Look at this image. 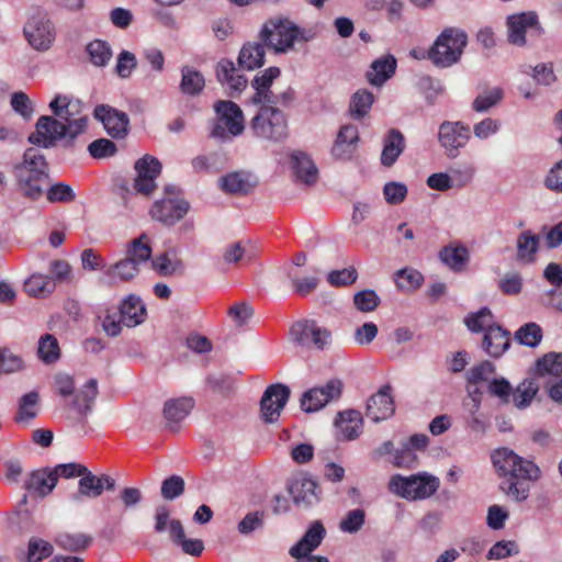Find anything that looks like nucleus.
Listing matches in <instances>:
<instances>
[{"instance_id": "nucleus-10", "label": "nucleus", "mask_w": 562, "mask_h": 562, "mask_svg": "<svg viewBox=\"0 0 562 562\" xmlns=\"http://www.w3.org/2000/svg\"><path fill=\"white\" fill-rule=\"evenodd\" d=\"M23 35L33 49L46 52L56 40V27L45 11L36 9L27 18Z\"/></svg>"}, {"instance_id": "nucleus-48", "label": "nucleus", "mask_w": 562, "mask_h": 562, "mask_svg": "<svg viewBox=\"0 0 562 562\" xmlns=\"http://www.w3.org/2000/svg\"><path fill=\"white\" fill-rule=\"evenodd\" d=\"M538 390L539 386L533 380H524L516 390L512 392L515 406L520 409L529 406Z\"/></svg>"}, {"instance_id": "nucleus-11", "label": "nucleus", "mask_w": 562, "mask_h": 562, "mask_svg": "<svg viewBox=\"0 0 562 562\" xmlns=\"http://www.w3.org/2000/svg\"><path fill=\"white\" fill-rule=\"evenodd\" d=\"M293 344L306 350H324L331 341V331L315 319H301L290 328Z\"/></svg>"}, {"instance_id": "nucleus-6", "label": "nucleus", "mask_w": 562, "mask_h": 562, "mask_svg": "<svg viewBox=\"0 0 562 562\" xmlns=\"http://www.w3.org/2000/svg\"><path fill=\"white\" fill-rule=\"evenodd\" d=\"M258 105V111L249 123L252 135L272 144L283 143L289 137L286 115L269 102Z\"/></svg>"}, {"instance_id": "nucleus-3", "label": "nucleus", "mask_w": 562, "mask_h": 562, "mask_svg": "<svg viewBox=\"0 0 562 562\" xmlns=\"http://www.w3.org/2000/svg\"><path fill=\"white\" fill-rule=\"evenodd\" d=\"M88 117L86 115L76 117L74 121L64 123L49 115H42L35 124V131L29 135L32 145L52 148L57 140L65 139L64 146L72 148L75 139L86 132Z\"/></svg>"}, {"instance_id": "nucleus-31", "label": "nucleus", "mask_w": 562, "mask_h": 562, "mask_svg": "<svg viewBox=\"0 0 562 562\" xmlns=\"http://www.w3.org/2000/svg\"><path fill=\"white\" fill-rule=\"evenodd\" d=\"M540 246V236L527 229L517 236L516 259L522 263H533Z\"/></svg>"}, {"instance_id": "nucleus-12", "label": "nucleus", "mask_w": 562, "mask_h": 562, "mask_svg": "<svg viewBox=\"0 0 562 562\" xmlns=\"http://www.w3.org/2000/svg\"><path fill=\"white\" fill-rule=\"evenodd\" d=\"M165 194V198L153 204L149 214L153 220L166 226H172L187 215L190 204L184 199L179 198V189L175 186H167Z\"/></svg>"}, {"instance_id": "nucleus-46", "label": "nucleus", "mask_w": 562, "mask_h": 562, "mask_svg": "<svg viewBox=\"0 0 562 562\" xmlns=\"http://www.w3.org/2000/svg\"><path fill=\"white\" fill-rule=\"evenodd\" d=\"M225 156L214 151L207 156H198L192 159V168L196 172H220L224 168Z\"/></svg>"}, {"instance_id": "nucleus-62", "label": "nucleus", "mask_w": 562, "mask_h": 562, "mask_svg": "<svg viewBox=\"0 0 562 562\" xmlns=\"http://www.w3.org/2000/svg\"><path fill=\"white\" fill-rule=\"evenodd\" d=\"M366 513L363 509L357 508L347 513L346 517L340 521L339 528L344 532L355 533L359 531L364 524Z\"/></svg>"}, {"instance_id": "nucleus-45", "label": "nucleus", "mask_w": 562, "mask_h": 562, "mask_svg": "<svg viewBox=\"0 0 562 562\" xmlns=\"http://www.w3.org/2000/svg\"><path fill=\"white\" fill-rule=\"evenodd\" d=\"M38 358L46 364L55 363L60 358V348L55 336L45 334L40 338Z\"/></svg>"}, {"instance_id": "nucleus-15", "label": "nucleus", "mask_w": 562, "mask_h": 562, "mask_svg": "<svg viewBox=\"0 0 562 562\" xmlns=\"http://www.w3.org/2000/svg\"><path fill=\"white\" fill-rule=\"evenodd\" d=\"M290 387L276 383L266 389L260 400V415L265 423L279 420L281 412L290 398Z\"/></svg>"}, {"instance_id": "nucleus-39", "label": "nucleus", "mask_w": 562, "mask_h": 562, "mask_svg": "<svg viewBox=\"0 0 562 562\" xmlns=\"http://www.w3.org/2000/svg\"><path fill=\"white\" fill-rule=\"evenodd\" d=\"M151 252L150 240L145 233L132 239L126 247V257L138 266L147 262L151 258Z\"/></svg>"}, {"instance_id": "nucleus-8", "label": "nucleus", "mask_w": 562, "mask_h": 562, "mask_svg": "<svg viewBox=\"0 0 562 562\" xmlns=\"http://www.w3.org/2000/svg\"><path fill=\"white\" fill-rule=\"evenodd\" d=\"M215 117L210 136L222 142L232 140L245 131V116L240 106L231 100H218L213 105Z\"/></svg>"}, {"instance_id": "nucleus-59", "label": "nucleus", "mask_w": 562, "mask_h": 562, "mask_svg": "<svg viewBox=\"0 0 562 562\" xmlns=\"http://www.w3.org/2000/svg\"><path fill=\"white\" fill-rule=\"evenodd\" d=\"M46 199L50 203H69L76 199V194L70 186L58 182L49 187L46 192Z\"/></svg>"}, {"instance_id": "nucleus-51", "label": "nucleus", "mask_w": 562, "mask_h": 562, "mask_svg": "<svg viewBox=\"0 0 562 562\" xmlns=\"http://www.w3.org/2000/svg\"><path fill=\"white\" fill-rule=\"evenodd\" d=\"M423 274L413 268H404L395 273V283L403 291H415L423 284Z\"/></svg>"}, {"instance_id": "nucleus-43", "label": "nucleus", "mask_w": 562, "mask_h": 562, "mask_svg": "<svg viewBox=\"0 0 562 562\" xmlns=\"http://www.w3.org/2000/svg\"><path fill=\"white\" fill-rule=\"evenodd\" d=\"M101 484L99 483V476L94 475L86 467V473H82L78 482V492L74 494L75 501H80L81 497H99L101 495Z\"/></svg>"}, {"instance_id": "nucleus-50", "label": "nucleus", "mask_w": 562, "mask_h": 562, "mask_svg": "<svg viewBox=\"0 0 562 562\" xmlns=\"http://www.w3.org/2000/svg\"><path fill=\"white\" fill-rule=\"evenodd\" d=\"M374 101L373 94L368 90H358L351 98L349 111L350 114L357 119L360 120L371 109Z\"/></svg>"}, {"instance_id": "nucleus-19", "label": "nucleus", "mask_w": 562, "mask_h": 562, "mask_svg": "<svg viewBox=\"0 0 562 562\" xmlns=\"http://www.w3.org/2000/svg\"><path fill=\"white\" fill-rule=\"evenodd\" d=\"M392 387L382 386L367 402V416L378 423L391 417L395 412L394 401L391 396Z\"/></svg>"}, {"instance_id": "nucleus-52", "label": "nucleus", "mask_w": 562, "mask_h": 562, "mask_svg": "<svg viewBox=\"0 0 562 562\" xmlns=\"http://www.w3.org/2000/svg\"><path fill=\"white\" fill-rule=\"evenodd\" d=\"M515 339L520 345L535 348L542 339V329L536 323H527L515 333Z\"/></svg>"}, {"instance_id": "nucleus-30", "label": "nucleus", "mask_w": 562, "mask_h": 562, "mask_svg": "<svg viewBox=\"0 0 562 562\" xmlns=\"http://www.w3.org/2000/svg\"><path fill=\"white\" fill-rule=\"evenodd\" d=\"M404 149V135L398 130H390L386 136L384 137L383 150L381 154V164L384 167H392Z\"/></svg>"}, {"instance_id": "nucleus-25", "label": "nucleus", "mask_w": 562, "mask_h": 562, "mask_svg": "<svg viewBox=\"0 0 562 562\" xmlns=\"http://www.w3.org/2000/svg\"><path fill=\"white\" fill-rule=\"evenodd\" d=\"M326 536L324 525L319 520H315L305 531L303 537L290 548V555H302L312 553L319 547Z\"/></svg>"}, {"instance_id": "nucleus-7", "label": "nucleus", "mask_w": 562, "mask_h": 562, "mask_svg": "<svg viewBox=\"0 0 562 562\" xmlns=\"http://www.w3.org/2000/svg\"><path fill=\"white\" fill-rule=\"evenodd\" d=\"M468 44V34L458 27H446L427 49V59L438 68L459 63Z\"/></svg>"}, {"instance_id": "nucleus-47", "label": "nucleus", "mask_w": 562, "mask_h": 562, "mask_svg": "<svg viewBox=\"0 0 562 562\" xmlns=\"http://www.w3.org/2000/svg\"><path fill=\"white\" fill-rule=\"evenodd\" d=\"M538 375L550 374L555 378L562 375V352H549L536 362Z\"/></svg>"}, {"instance_id": "nucleus-33", "label": "nucleus", "mask_w": 562, "mask_h": 562, "mask_svg": "<svg viewBox=\"0 0 562 562\" xmlns=\"http://www.w3.org/2000/svg\"><path fill=\"white\" fill-rule=\"evenodd\" d=\"M396 70V59L392 55H385L375 59L367 72L369 82L373 86H382Z\"/></svg>"}, {"instance_id": "nucleus-41", "label": "nucleus", "mask_w": 562, "mask_h": 562, "mask_svg": "<svg viewBox=\"0 0 562 562\" xmlns=\"http://www.w3.org/2000/svg\"><path fill=\"white\" fill-rule=\"evenodd\" d=\"M38 403L40 394L37 391H31L21 396L14 420L21 423L34 419L38 414Z\"/></svg>"}, {"instance_id": "nucleus-21", "label": "nucleus", "mask_w": 562, "mask_h": 562, "mask_svg": "<svg viewBox=\"0 0 562 562\" xmlns=\"http://www.w3.org/2000/svg\"><path fill=\"white\" fill-rule=\"evenodd\" d=\"M216 78L222 85L229 88V95L240 94L247 87V78L238 74L235 64L229 59H221L216 65Z\"/></svg>"}, {"instance_id": "nucleus-9", "label": "nucleus", "mask_w": 562, "mask_h": 562, "mask_svg": "<svg viewBox=\"0 0 562 562\" xmlns=\"http://www.w3.org/2000/svg\"><path fill=\"white\" fill-rule=\"evenodd\" d=\"M439 485V479L427 472L409 476L395 474L389 482V490L402 498L415 501L430 497L437 492Z\"/></svg>"}, {"instance_id": "nucleus-61", "label": "nucleus", "mask_w": 562, "mask_h": 562, "mask_svg": "<svg viewBox=\"0 0 562 562\" xmlns=\"http://www.w3.org/2000/svg\"><path fill=\"white\" fill-rule=\"evenodd\" d=\"M353 304L360 312H373L380 304V297L373 290H363L355 294Z\"/></svg>"}, {"instance_id": "nucleus-58", "label": "nucleus", "mask_w": 562, "mask_h": 562, "mask_svg": "<svg viewBox=\"0 0 562 562\" xmlns=\"http://www.w3.org/2000/svg\"><path fill=\"white\" fill-rule=\"evenodd\" d=\"M24 368L20 356L13 353L9 348H0V374H10L21 371Z\"/></svg>"}, {"instance_id": "nucleus-4", "label": "nucleus", "mask_w": 562, "mask_h": 562, "mask_svg": "<svg viewBox=\"0 0 562 562\" xmlns=\"http://www.w3.org/2000/svg\"><path fill=\"white\" fill-rule=\"evenodd\" d=\"M314 33L296 25L288 18L269 19L259 32V40L276 54H284L293 49L295 42H308Z\"/></svg>"}, {"instance_id": "nucleus-27", "label": "nucleus", "mask_w": 562, "mask_h": 562, "mask_svg": "<svg viewBox=\"0 0 562 562\" xmlns=\"http://www.w3.org/2000/svg\"><path fill=\"white\" fill-rule=\"evenodd\" d=\"M266 45L259 42H247L243 45L237 63L240 69L255 70L265 64Z\"/></svg>"}, {"instance_id": "nucleus-24", "label": "nucleus", "mask_w": 562, "mask_h": 562, "mask_svg": "<svg viewBox=\"0 0 562 562\" xmlns=\"http://www.w3.org/2000/svg\"><path fill=\"white\" fill-rule=\"evenodd\" d=\"M510 346V333L499 325L488 328L483 336L482 348L493 358L501 357Z\"/></svg>"}, {"instance_id": "nucleus-37", "label": "nucleus", "mask_w": 562, "mask_h": 562, "mask_svg": "<svg viewBox=\"0 0 562 562\" xmlns=\"http://www.w3.org/2000/svg\"><path fill=\"white\" fill-rule=\"evenodd\" d=\"M205 87V79L202 72L191 66L181 68L180 91L184 95L196 97L202 93Z\"/></svg>"}, {"instance_id": "nucleus-54", "label": "nucleus", "mask_w": 562, "mask_h": 562, "mask_svg": "<svg viewBox=\"0 0 562 562\" xmlns=\"http://www.w3.org/2000/svg\"><path fill=\"white\" fill-rule=\"evenodd\" d=\"M54 552L53 546L41 538L33 537L29 540L26 562H41Z\"/></svg>"}, {"instance_id": "nucleus-14", "label": "nucleus", "mask_w": 562, "mask_h": 562, "mask_svg": "<svg viewBox=\"0 0 562 562\" xmlns=\"http://www.w3.org/2000/svg\"><path fill=\"white\" fill-rule=\"evenodd\" d=\"M342 393V382L338 379L329 380L324 386L305 391L300 400L301 408L306 413L322 409L331 401L338 400Z\"/></svg>"}, {"instance_id": "nucleus-23", "label": "nucleus", "mask_w": 562, "mask_h": 562, "mask_svg": "<svg viewBox=\"0 0 562 562\" xmlns=\"http://www.w3.org/2000/svg\"><path fill=\"white\" fill-rule=\"evenodd\" d=\"M194 407L192 397L183 396L168 400L164 405V417L167 422V428L171 431L179 429L178 424L181 423Z\"/></svg>"}, {"instance_id": "nucleus-26", "label": "nucleus", "mask_w": 562, "mask_h": 562, "mask_svg": "<svg viewBox=\"0 0 562 562\" xmlns=\"http://www.w3.org/2000/svg\"><path fill=\"white\" fill-rule=\"evenodd\" d=\"M256 184L251 175L245 171H234L220 179V188L228 194L246 195Z\"/></svg>"}, {"instance_id": "nucleus-56", "label": "nucleus", "mask_w": 562, "mask_h": 562, "mask_svg": "<svg viewBox=\"0 0 562 562\" xmlns=\"http://www.w3.org/2000/svg\"><path fill=\"white\" fill-rule=\"evenodd\" d=\"M184 480L180 475H171L161 483V497L166 501H173L184 493Z\"/></svg>"}, {"instance_id": "nucleus-17", "label": "nucleus", "mask_w": 562, "mask_h": 562, "mask_svg": "<svg viewBox=\"0 0 562 562\" xmlns=\"http://www.w3.org/2000/svg\"><path fill=\"white\" fill-rule=\"evenodd\" d=\"M286 490L297 507L308 508L321 499L317 482L305 475L290 480Z\"/></svg>"}, {"instance_id": "nucleus-35", "label": "nucleus", "mask_w": 562, "mask_h": 562, "mask_svg": "<svg viewBox=\"0 0 562 562\" xmlns=\"http://www.w3.org/2000/svg\"><path fill=\"white\" fill-rule=\"evenodd\" d=\"M170 540L189 555L199 557L204 550L202 540L186 538L184 528L180 520L170 522Z\"/></svg>"}, {"instance_id": "nucleus-18", "label": "nucleus", "mask_w": 562, "mask_h": 562, "mask_svg": "<svg viewBox=\"0 0 562 562\" xmlns=\"http://www.w3.org/2000/svg\"><path fill=\"white\" fill-rule=\"evenodd\" d=\"M507 40L516 46L526 44V31L539 27L538 14L535 11L512 14L506 19Z\"/></svg>"}, {"instance_id": "nucleus-42", "label": "nucleus", "mask_w": 562, "mask_h": 562, "mask_svg": "<svg viewBox=\"0 0 562 562\" xmlns=\"http://www.w3.org/2000/svg\"><path fill=\"white\" fill-rule=\"evenodd\" d=\"M55 542L63 550L80 552L92 543V537L86 533L63 532L55 538Z\"/></svg>"}, {"instance_id": "nucleus-60", "label": "nucleus", "mask_w": 562, "mask_h": 562, "mask_svg": "<svg viewBox=\"0 0 562 562\" xmlns=\"http://www.w3.org/2000/svg\"><path fill=\"white\" fill-rule=\"evenodd\" d=\"M266 513L263 510H256L248 513L237 526L239 533L249 535L255 530L261 529L265 525Z\"/></svg>"}, {"instance_id": "nucleus-5", "label": "nucleus", "mask_w": 562, "mask_h": 562, "mask_svg": "<svg viewBox=\"0 0 562 562\" xmlns=\"http://www.w3.org/2000/svg\"><path fill=\"white\" fill-rule=\"evenodd\" d=\"M160 161L150 155H145L134 165L136 172L132 182L120 179L116 182V193L127 205L134 195H142L148 199L157 189L156 179L161 173Z\"/></svg>"}, {"instance_id": "nucleus-55", "label": "nucleus", "mask_w": 562, "mask_h": 562, "mask_svg": "<svg viewBox=\"0 0 562 562\" xmlns=\"http://www.w3.org/2000/svg\"><path fill=\"white\" fill-rule=\"evenodd\" d=\"M74 105L66 95H56L49 103V109L54 113L55 119L64 123L74 121L76 112Z\"/></svg>"}, {"instance_id": "nucleus-28", "label": "nucleus", "mask_w": 562, "mask_h": 562, "mask_svg": "<svg viewBox=\"0 0 562 562\" xmlns=\"http://www.w3.org/2000/svg\"><path fill=\"white\" fill-rule=\"evenodd\" d=\"M120 316L123 325L135 327L146 318V307L136 295H128L120 305Z\"/></svg>"}, {"instance_id": "nucleus-40", "label": "nucleus", "mask_w": 562, "mask_h": 562, "mask_svg": "<svg viewBox=\"0 0 562 562\" xmlns=\"http://www.w3.org/2000/svg\"><path fill=\"white\" fill-rule=\"evenodd\" d=\"M439 258L451 270L460 272L469 261V250L464 246H446L440 250Z\"/></svg>"}, {"instance_id": "nucleus-13", "label": "nucleus", "mask_w": 562, "mask_h": 562, "mask_svg": "<svg viewBox=\"0 0 562 562\" xmlns=\"http://www.w3.org/2000/svg\"><path fill=\"white\" fill-rule=\"evenodd\" d=\"M471 137V131L462 122L443 121L438 131V140L445 148L448 158L458 157Z\"/></svg>"}, {"instance_id": "nucleus-44", "label": "nucleus", "mask_w": 562, "mask_h": 562, "mask_svg": "<svg viewBox=\"0 0 562 562\" xmlns=\"http://www.w3.org/2000/svg\"><path fill=\"white\" fill-rule=\"evenodd\" d=\"M89 59L95 67H104L112 58V49L108 42L103 40H93L86 46Z\"/></svg>"}, {"instance_id": "nucleus-20", "label": "nucleus", "mask_w": 562, "mask_h": 562, "mask_svg": "<svg viewBox=\"0 0 562 562\" xmlns=\"http://www.w3.org/2000/svg\"><path fill=\"white\" fill-rule=\"evenodd\" d=\"M281 70L279 67L272 66L257 74L251 81L255 93L250 99L252 104L273 103L276 102L274 93L271 91L273 81L279 78Z\"/></svg>"}, {"instance_id": "nucleus-2", "label": "nucleus", "mask_w": 562, "mask_h": 562, "mask_svg": "<svg viewBox=\"0 0 562 562\" xmlns=\"http://www.w3.org/2000/svg\"><path fill=\"white\" fill-rule=\"evenodd\" d=\"M12 173L20 193L32 201L43 195L44 187L49 182L46 158L34 147L24 151L22 160L13 165Z\"/></svg>"}, {"instance_id": "nucleus-63", "label": "nucleus", "mask_w": 562, "mask_h": 562, "mask_svg": "<svg viewBox=\"0 0 562 562\" xmlns=\"http://www.w3.org/2000/svg\"><path fill=\"white\" fill-rule=\"evenodd\" d=\"M116 150L115 143L108 138L95 139L88 146L89 154L97 159L112 157Z\"/></svg>"}, {"instance_id": "nucleus-64", "label": "nucleus", "mask_w": 562, "mask_h": 562, "mask_svg": "<svg viewBox=\"0 0 562 562\" xmlns=\"http://www.w3.org/2000/svg\"><path fill=\"white\" fill-rule=\"evenodd\" d=\"M11 106L24 120H30L33 115L34 108L30 98L23 91H18L11 95Z\"/></svg>"}, {"instance_id": "nucleus-36", "label": "nucleus", "mask_w": 562, "mask_h": 562, "mask_svg": "<svg viewBox=\"0 0 562 562\" xmlns=\"http://www.w3.org/2000/svg\"><path fill=\"white\" fill-rule=\"evenodd\" d=\"M139 273V266L136 265L131 258L125 257L121 259L116 263L110 266L105 271V276L108 277L106 283L110 286L120 282H128L133 280Z\"/></svg>"}, {"instance_id": "nucleus-57", "label": "nucleus", "mask_w": 562, "mask_h": 562, "mask_svg": "<svg viewBox=\"0 0 562 562\" xmlns=\"http://www.w3.org/2000/svg\"><path fill=\"white\" fill-rule=\"evenodd\" d=\"M207 386L214 392L227 395L235 390L236 380L231 374L220 373L206 378Z\"/></svg>"}, {"instance_id": "nucleus-38", "label": "nucleus", "mask_w": 562, "mask_h": 562, "mask_svg": "<svg viewBox=\"0 0 562 562\" xmlns=\"http://www.w3.org/2000/svg\"><path fill=\"white\" fill-rule=\"evenodd\" d=\"M25 291L34 297H46L50 295L56 284L50 276L42 273H33L24 283Z\"/></svg>"}, {"instance_id": "nucleus-16", "label": "nucleus", "mask_w": 562, "mask_h": 562, "mask_svg": "<svg viewBox=\"0 0 562 562\" xmlns=\"http://www.w3.org/2000/svg\"><path fill=\"white\" fill-rule=\"evenodd\" d=\"M93 116L103 124L106 133L113 138H123L127 135L130 119L125 112L108 104H99L93 110Z\"/></svg>"}, {"instance_id": "nucleus-29", "label": "nucleus", "mask_w": 562, "mask_h": 562, "mask_svg": "<svg viewBox=\"0 0 562 562\" xmlns=\"http://www.w3.org/2000/svg\"><path fill=\"white\" fill-rule=\"evenodd\" d=\"M291 166L299 181L307 186L314 184L317 181V167L307 154L294 151L291 155Z\"/></svg>"}, {"instance_id": "nucleus-34", "label": "nucleus", "mask_w": 562, "mask_h": 562, "mask_svg": "<svg viewBox=\"0 0 562 562\" xmlns=\"http://www.w3.org/2000/svg\"><path fill=\"white\" fill-rule=\"evenodd\" d=\"M335 425L342 432L345 439H356L362 431V416L356 409L339 412Z\"/></svg>"}, {"instance_id": "nucleus-22", "label": "nucleus", "mask_w": 562, "mask_h": 562, "mask_svg": "<svg viewBox=\"0 0 562 562\" xmlns=\"http://www.w3.org/2000/svg\"><path fill=\"white\" fill-rule=\"evenodd\" d=\"M57 479L52 468H42L32 471L24 481L23 488L32 495L45 497L55 488Z\"/></svg>"}, {"instance_id": "nucleus-49", "label": "nucleus", "mask_w": 562, "mask_h": 562, "mask_svg": "<svg viewBox=\"0 0 562 562\" xmlns=\"http://www.w3.org/2000/svg\"><path fill=\"white\" fill-rule=\"evenodd\" d=\"M464 323L469 330L472 333L484 331V334L488 330L490 327L496 325L493 322V314L487 307H482L476 313L468 315L464 319Z\"/></svg>"}, {"instance_id": "nucleus-53", "label": "nucleus", "mask_w": 562, "mask_h": 562, "mask_svg": "<svg viewBox=\"0 0 562 562\" xmlns=\"http://www.w3.org/2000/svg\"><path fill=\"white\" fill-rule=\"evenodd\" d=\"M504 91L502 88H493L480 93L472 102V109L475 112H487L491 108L495 106L502 101Z\"/></svg>"}, {"instance_id": "nucleus-32", "label": "nucleus", "mask_w": 562, "mask_h": 562, "mask_svg": "<svg viewBox=\"0 0 562 562\" xmlns=\"http://www.w3.org/2000/svg\"><path fill=\"white\" fill-rule=\"evenodd\" d=\"M98 393V381L93 378L74 393L72 406L79 415L87 416L92 411Z\"/></svg>"}, {"instance_id": "nucleus-1", "label": "nucleus", "mask_w": 562, "mask_h": 562, "mask_svg": "<svg viewBox=\"0 0 562 562\" xmlns=\"http://www.w3.org/2000/svg\"><path fill=\"white\" fill-rule=\"evenodd\" d=\"M494 469L502 482L499 488L516 501L529 495V482L540 476L539 468L508 448H498L492 453Z\"/></svg>"}]
</instances>
